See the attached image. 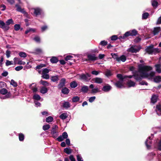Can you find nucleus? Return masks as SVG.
Segmentation results:
<instances>
[{
	"instance_id": "f257e3e1",
	"label": "nucleus",
	"mask_w": 161,
	"mask_h": 161,
	"mask_svg": "<svg viewBox=\"0 0 161 161\" xmlns=\"http://www.w3.org/2000/svg\"><path fill=\"white\" fill-rule=\"evenodd\" d=\"M152 67L149 66L140 65L139 66L138 72L140 75L136 73L134 75L135 79L137 80H141L143 78H147L148 80H152L155 75V73L151 71L147 73L148 71L152 70Z\"/></svg>"
},
{
	"instance_id": "f03ea898",
	"label": "nucleus",
	"mask_w": 161,
	"mask_h": 161,
	"mask_svg": "<svg viewBox=\"0 0 161 161\" xmlns=\"http://www.w3.org/2000/svg\"><path fill=\"white\" fill-rule=\"evenodd\" d=\"M31 10L33 11L31 12V14L36 17L40 16V18H42L44 17L45 14L42 9L41 7H37L31 8Z\"/></svg>"
},
{
	"instance_id": "7ed1b4c3",
	"label": "nucleus",
	"mask_w": 161,
	"mask_h": 161,
	"mask_svg": "<svg viewBox=\"0 0 161 161\" xmlns=\"http://www.w3.org/2000/svg\"><path fill=\"white\" fill-rule=\"evenodd\" d=\"M145 51L148 54H152L153 53H156L158 52V48H154L153 45H151L148 46L145 49Z\"/></svg>"
},
{
	"instance_id": "20e7f679",
	"label": "nucleus",
	"mask_w": 161,
	"mask_h": 161,
	"mask_svg": "<svg viewBox=\"0 0 161 161\" xmlns=\"http://www.w3.org/2000/svg\"><path fill=\"white\" fill-rule=\"evenodd\" d=\"M117 77L119 80L115 83V85L118 88H121L123 86V83L124 80L123 76L121 74H118Z\"/></svg>"
},
{
	"instance_id": "39448f33",
	"label": "nucleus",
	"mask_w": 161,
	"mask_h": 161,
	"mask_svg": "<svg viewBox=\"0 0 161 161\" xmlns=\"http://www.w3.org/2000/svg\"><path fill=\"white\" fill-rule=\"evenodd\" d=\"M153 134H151V136H149L145 142V144L147 149H150L151 145L152 144V140L153 137Z\"/></svg>"
},
{
	"instance_id": "423d86ee",
	"label": "nucleus",
	"mask_w": 161,
	"mask_h": 161,
	"mask_svg": "<svg viewBox=\"0 0 161 161\" xmlns=\"http://www.w3.org/2000/svg\"><path fill=\"white\" fill-rule=\"evenodd\" d=\"M91 77V75L88 73L86 74H82L80 75V78L81 80L86 82H88L90 80Z\"/></svg>"
},
{
	"instance_id": "0eeeda50",
	"label": "nucleus",
	"mask_w": 161,
	"mask_h": 161,
	"mask_svg": "<svg viewBox=\"0 0 161 161\" xmlns=\"http://www.w3.org/2000/svg\"><path fill=\"white\" fill-rule=\"evenodd\" d=\"M89 88L91 89V93L92 94H95L100 92V89L96 87H94V85L92 84H91L89 86Z\"/></svg>"
},
{
	"instance_id": "6e6552de",
	"label": "nucleus",
	"mask_w": 161,
	"mask_h": 161,
	"mask_svg": "<svg viewBox=\"0 0 161 161\" xmlns=\"http://www.w3.org/2000/svg\"><path fill=\"white\" fill-rule=\"evenodd\" d=\"M58 126L57 125H54L53 126L51 130V134L53 138H56L58 135V132L57 131V129Z\"/></svg>"
},
{
	"instance_id": "1a4fd4ad",
	"label": "nucleus",
	"mask_w": 161,
	"mask_h": 161,
	"mask_svg": "<svg viewBox=\"0 0 161 161\" xmlns=\"http://www.w3.org/2000/svg\"><path fill=\"white\" fill-rule=\"evenodd\" d=\"M137 33V31L135 29L131 31H127L125 33V36H127V37L129 36H136Z\"/></svg>"
},
{
	"instance_id": "9d476101",
	"label": "nucleus",
	"mask_w": 161,
	"mask_h": 161,
	"mask_svg": "<svg viewBox=\"0 0 161 161\" xmlns=\"http://www.w3.org/2000/svg\"><path fill=\"white\" fill-rule=\"evenodd\" d=\"M66 79L64 78H62L58 85L57 87L59 89H61L65 86Z\"/></svg>"
},
{
	"instance_id": "9b49d317",
	"label": "nucleus",
	"mask_w": 161,
	"mask_h": 161,
	"mask_svg": "<svg viewBox=\"0 0 161 161\" xmlns=\"http://www.w3.org/2000/svg\"><path fill=\"white\" fill-rule=\"evenodd\" d=\"M0 28L3 29L4 31H7L9 29V27L6 25L5 23L3 21L0 20Z\"/></svg>"
},
{
	"instance_id": "f8f14e48",
	"label": "nucleus",
	"mask_w": 161,
	"mask_h": 161,
	"mask_svg": "<svg viewBox=\"0 0 161 161\" xmlns=\"http://www.w3.org/2000/svg\"><path fill=\"white\" fill-rule=\"evenodd\" d=\"M140 50L139 48H136L134 46H131L127 49V51L131 53H136L138 52Z\"/></svg>"
},
{
	"instance_id": "ddd939ff",
	"label": "nucleus",
	"mask_w": 161,
	"mask_h": 161,
	"mask_svg": "<svg viewBox=\"0 0 161 161\" xmlns=\"http://www.w3.org/2000/svg\"><path fill=\"white\" fill-rule=\"evenodd\" d=\"M111 89V86L109 84H107L103 86L102 90L104 92H107L110 91Z\"/></svg>"
},
{
	"instance_id": "4468645a",
	"label": "nucleus",
	"mask_w": 161,
	"mask_h": 161,
	"mask_svg": "<svg viewBox=\"0 0 161 161\" xmlns=\"http://www.w3.org/2000/svg\"><path fill=\"white\" fill-rule=\"evenodd\" d=\"M92 82L97 84H101L103 82V79L99 77H96L92 79Z\"/></svg>"
},
{
	"instance_id": "2eb2a0df",
	"label": "nucleus",
	"mask_w": 161,
	"mask_h": 161,
	"mask_svg": "<svg viewBox=\"0 0 161 161\" xmlns=\"http://www.w3.org/2000/svg\"><path fill=\"white\" fill-rule=\"evenodd\" d=\"M155 111L158 115L161 114V103H159L156 105Z\"/></svg>"
},
{
	"instance_id": "dca6fc26",
	"label": "nucleus",
	"mask_w": 161,
	"mask_h": 161,
	"mask_svg": "<svg viewBox=\"0 0 161 161\" xmlns=\"http://www.w3.org/2000/svg\"><path fill=\"white\" fill-rule=\"evenodd\" d=\"M29 88L33 91V92H36L37 91V88L36 87L35 83H32L29 86Z\"/></svg>"
},
{
	"instance_id": "f3484780",
	"label": "nucleus",
	"mask_w": 161,
	"mask_h": 161,
	"mask_svg": "<svg viewBox=\"0 0 161 161\" xmlns=\"http://www.w3.org/2000/svg\"><path fill=\"white\" fill-rule=\"evenodd\" d=\"M88 60L90 61H95L97 59V57L96 56L95 54H90L87 55V56Z\"/></svg>"
},
{
	"instance_id": "a211bd4d",
	"label": "nucleus",
	"mask_w": 161,
	"mask_h": 161,
	"mask_svg": "<svg viewBox=\"0 0 161 161\" xmlns=\"http://www.w3.org/2000/svg\"><path fill=\"white\" fill-rule=\"evenodd\" d=\"M62 107L65 109H67L70 107V104L69 102L64 101L62 104Z\"/></svg>"
},
{
	"instance_id": "6ab92c4d",
	"label": "nucleus",
	"mask_w": 161,
	"mask_h": 161,
	"mask_svg": "<svg viewBox=\"0 0 161 161\" xmlns=\"http://www.w3.org/2000/svg\"><path fill=\"white\" fill-rule=\"evenodd\" d=\"M161 31V28L160 27H154L153 29V34L154 35H156Z\"/></svg>"
},
{
	"instance_id": "aec40b11",
	"label": "nucleus",
	"mask_w": 161,
	"mask_h": 161,
	"mask_svg": "<svg viewBox=\"0 0 161 161\" xmlns=\"http://www.w3.org/2000/svg\"><path fill=\"white\" fill-rule=\"evenodd\" d=\"M158 96L157 95H153L151 98V102L154 104L157 102Z\"/></svg>"
},
{
	"instance_id": "412c9836",
	"label": "nucleus",
	"mask_w": 161,
	"mask_h": 161,
	"mask_svg": "<svg viewBox=\"0 0 161 161\" xmlns=\"http://www.w3.org/2000/svg\"><path fill=\"white\" fill-rule=\"evenodd\" d=\"M15 7L16 8V10L22 13H24V11L25 10L24 8H22L18 4H15Z\"/></svg>"
},
{
	"instance_id": "4be33fe9",
	"label": "nucleus",
	"mask_w": 161,
	"mask_h": 161,
	"mask_svg": "<svg viewBox=\"0 0 161 161\" xmlns=\"http://www.w3.org/2000/svg\"><path fill=\"white\" fill-rule=\"evenodd\" d=\"M88 91V87L87 86L84 85L81 86L80 91L82 92L87 93Z\"/></svg>"
},
{
	"instance_id": "5701e85b",
	"label": "nucleus",
	"mask_w": 161,
	"mask_h": 161,
	"mask_svg": "<svg viewBox=\"0 0 161 161\" xmlns=\"http://www.w3.org/2000/svg\"><path fill=\"white\" fill-rule=\"evenodd\" d=\"M69 92V90L66 87H63L61 90V92L64 94L67 95Z\"/></svg>"
},
{
	"instance_id": "b1692460",
	"label": "nucleus",
	"mask_w": 161,
	"mask_h": 161,
	"mask_svg": "<svg viewBox=\"0 0 161 161\" xmlns=\"http://www.w3.org/2000/svg\"><path fill=\"white\" fill-rule=\"evenodd\" d=\"M126 59V58L125 55H123L121 56L119 58L117 59V61L119 62L120 61L122 62H125Z\"/></svg>"
},
{
	"instance_id": "393cba45",
	"label": "nucleus",
	"mask_w": 161,
	"mask_h": 161,
	"mask_svg": "<svg viewBox=\"0 0 161 161\" xmlns=\"http://www.w3.org/2000/svg\"><path fill=\"white\" fill-rule=\"evenodd\" d=\"M156 71L158 73H161V65L160 64H156L155 65Z\"/></svg>"
},
{
	"instance_id": "a878e982",
	"label": "nucleus",
	"mask_w": 161,
	"mask_h": 161,
	"mask_svg": "<svg viewBox=\"0 0 161 161\" xmlns=\"http://www.w3.org/2000/svg\"><path fill=\"white\" fill-rule=\"evenodd\" d=\"M47 91L48 90L47 88L44 86L41 87L40 90V92L42 94L46 93Z\"/></svg>"
},
{
	"instance_id": "bb28decb",
	"label": "nucleus",
	"mask_w": 161,
	"mask_h": 161,
	"mask_svg": "<svg viewBox=\"0 0 161 161\" xmlns=\"http://www.w3.org/2000/svg\"><path fill=\"white\" fill-rule=\"evenodd\" d=\"M78 84L76 81H73L70 83V86L72 88H75L77 86Z\"/></svg>"
},
{
	"instance_id": "cd10ccee",
	"label": "nucleus",
	"mask_w": 161,
	"mask_h": 161,
	"mask_svg": "<svg viewBox=\"0 0 161 161\" xmlns=\"http://www.w3.org/2000/svg\"><path fill=\"white\" fill-rule=\"evenodd\" d=\"M50 61L53 64L56 63L58 61V59L56 57H52L50 59Z\"/></svg>"
},
{
	"instance_id": "c85d7f7f",
	"label": "nucleus",
	"mask_w": 161,
	"mask_h": 161,
	"mask_svg": "<svg viewBox=\"0 0 161 161\" xmlns=\"http://www.w3.org/2000/svg\"><path fill=\"white\" fill-rule=\"evenodd\" d=\"M51 80L53 82H55L58 80V75H54L52 76L51 77Z\"/></svg>"
},
{
	"instance_id": "c756f323",
	"label": "nucleus",
	"mask_w": 161,
	"mask_h": 161,
	"mask_svg": "<svg viewBox=\"0 0 161 161\" xmlns=\"http://www.w3.org/2000/svg\"><path fill=\"white\" fill-rule=\"evenodd\" d=\"M42 52V50L39 48H37L35 49L34 52L32 53L35 54H38L41 53Z\"/></svg>"
},
{
	"instance_id": "7c9ffc66",
	"label": "nucleus",
	"mask_w": 161,
	"mask_h": 161,
	"mask_svg": "<svg viewBox=\"0 0 161 161\" xmlns=\"http://www.w3.org/2000/svg\"><path fill=\"white\" fill-rule=\"evenodd\" d=\"M152 5L155 8H157L158 6V2L155 0H153L151 1Z\"/></svg>"
},
{
	"instance_id": "2f4dec72",
	"label": "nucleus",
	"mask_w": 161,
	"mask_h": 161,
	"mask_svg": "<svg viewBox=\"0 0 161 161\" xmlns=\"http://www.w3.org/2000/svg\"><path fill=\"white\" fill-rule=\"evenodd\" d=\"M154 81L156 83H159L161 82V76H158L154 78Z\"/></svg>"
},
{
	"instance_id": "473e14b6",
	"label": "nucleus",
	"mask_w": 161,
	"mask_h": 161,
	"mask_svg": "<svg viewBox=\"0 0 161 161\" xmlns=\"http://www.w3.org/2000/svg\"><path fill=\"white\" fill-rule=\"evenodd\" d=\"M149 14L147 12H145L142 14V19H147L149 16Z\"/></svg>"
},
{
	"instance_id": "72a5a7b5",
	"label": "nucleus",
	"mask_w": 161,
	"mask_h": 161,
	"mask_svg": "<svg viewBox=\"0 0 161 161\" xmlns=\"http://www.w3.org/2000/svg\"><path fill=\"white\" fill-rule=\"evenodd\" d=\"M19 56L21 58H25L27 57V54L24 52H20L19 53Z\"/></svg>"
},
{
	"instance_id": "f704fd0d",
	"label": "nucleus",
	"mask_w": 161,
	"mask_h": 161,
	"mask_svg": "<svg viewBox=\"0 0 161 161\" xmlns=\"http://www.w3.org/2000/svg\"><path fill=\"white\" fill-rule=\"evenodd\" d=\"M33 98L35 100V101H38L40 99L41 97L39 95L35 94L34 95Z\"/></svg>"
},
{
	"instance_id": "c9c22d12",
	"label": "nucleus",
	"mask_w": 161,
	"mask_h": 161,
	"mask_svg": "<svg viewBox=\"0 0 161 161\" xmlns=\"http://www.w3.org/2000/svg\"><path fill=\"white\" fill-rule=\"evenodd\" d=\"M136 83L133 81L130 80L127 83V85L129 87H134Z\"/></svg>"
},
{
	"instance_id": "e433bc0d",
	"label": "nucleus",
	"mask_w": 161,
	"mask_h": 161,
	"mask_svg": "<svg viewBox=\"0 0 161 161\" xmlns=\"http://www.w3.org/2000/svg\"><path fill=\"white\" fill-rule=\"evenodd\" d=\"M8 93V91L6 88H3L0 90V94L3 95L7 94Z\"/></svg>"
},
{
	"instance_id": "4c0bfd02",
	"label": "nucleus",
	"mask_w": 161,
	"mask_h": 161,
	"mask_svg": "<svg viewBox=\"0 0 161 161\" xmlns=\"http://www.w3.org/2000/svg\"><path fill=\"white\" fill-rule=\"evenodd\" d=\"M18 136L19 141L21 142L23 141L25 138L24 135L22 133H20L19 134Z\"/></svg>"
},
{
	"instance_id": "58836bf2",
	"label": "nucleus",
	"mask_w": 161,
	"mask_h": 161,
	"mask_svg": "<svg viewBox=\"0 0 161 161\" xmlns=\"http://www.w3.org/2000/svg\"><path fill=\"white\" fill-rule=\"evenodd\" d=\"M64 152L68 154H69L71 153V150L69 148H65L64 149Z\"/></svg>"
},
{
	"instance_id": "ea45409f",
	"label": "nucleus",
	"mask_w": 161,
	"mask_h": 161,
	"mask_svg": "<svg viewBox=\"0 0 161 161\" xmlns=\"http://www.w3.org/2000/svg\"><path fill=\"white\" fill-rule=\"evenodd\" d=\"M68 117L67 114L66 113H63L59 116V118L62 119H66Z\"/></svg>"
},
{
	"instance_id": "a19ab883",
	"label": "nucleus",
	"mask_w": 161,
	"mask_h": 161,
	"mask_svg": "<svg viewBox=\"0 0 161 161\" xmlns=\"http://www.w3.org/2000/svg\"><path fill=\"white\" fill-rule=\"evenodd\" d=\"M40 82V84L45 86H47L49 85V83L47 81L42 80H41Z\"/></svg>"
},
{
	"instance_id": "79ce46f5",
	"label": "nucleus",
	"mask_w": 161,
	"mask_h": 161,
	"mask_svg": "<svg viewBox=\"0 0 161 161\" xmlns=\"http://www.w3.org/2000/svg\"><path fill=\"white\" fill-rule=\"evenodd\" d=\"M72 100L73 103L77 102L79 101L80 97L77 96H75L72 97Z\"/></svg>"
},
{
	"instance_id": "37998d69",
	"label": "nucleus",
	"mask_w": 161,
	"mask_h": 161,
	"mask_svg": "<svg viewBox=\"0 0 161 161\" xmlns=\"http://www.w3.org/2000/svg\"><path fill=\"white\" fill-rule=\"evenodd\" d=\"M14 23V22L13 19H8L5 23L6 25L9 26L8 25L11 24H13Z\"/></svg>"
},
{
	"instance_id": "c03bdc74",
	"label": "nucleus",
	"mask_w": 161,
	"mask_h": 161,
	"mask_svg": "<svg viewBox=\"0 0 161 161\" xmlns=\"http://www.w3.org/2000/svg\"><path fill=\"white\" fill-rule=\"evenodd\" d=\"M11 96V93L10 92H8V93L5 96L3 97L0 96V97L1 99H5L9 98Z\"/></svg>"
},
{
	"instance_id": "a18cd8bd",
	"label": "nucleus",
	"mask_w": 161,
	"mask_h": 161,
	"mask_svg": "<svg viewBox=\"0 0 161 161\" xmlns=\"http://www.w3.org/2000/svg\"><path fill=\"white\" fill-rule=\"evenodd\" d=\"M10 84L11 85L14 87H16L18 85L17 83L13 79L11 80Z\"/></svg>"
},
{
	"instance_id": "49530a36",
	"label": "nucleus",
	"mask_w": 161,
	"mask_h": 161,
	"mask_svg": "<svg viewBox=\"0 0 161 161\" xmlns=\"http://www.w3.org/2000/svg\"><path fill=\"white\" fill-rule=\"evenodd\" d=\"M45 64H40L39 65H37L35 69L36 70L37 69H40L42 68V67H45Z\"/></svg>"
},
{
	"instance_id": "de8ad7c7",
	"label": "nucleus",
	"mask_w": 161,
	"mask_h": 161,
	"mask_svg": "<svg viewBox=\"0 0 161 161\" xmlns=\"http://www.w3.org/2000/svg\"><path fill=\"white\" fill-rule=\"evenodd\" d=\"M53 120V118L51 116H49L46 119V121L47 123L52 122Z\"/></svg>"
},
{
	"instance_id": "09e8293b",
	"label": "nucleus",
	"mask_w": 161,
	"mask_h": 161,
	"mask_svg": "<svg viewBox=\"0 0 161 161\" xmlns=\"http://www.w3.org/2000/svg\"><path fill=\"white\" fill-rule=\"evenodd\" d=\"M20 25L19 24H15L14 25V29L15 31H18L20 29Z\"/></svg>"
},
{
	"instance_id": "8fccbe9b",
	"label": "nucleus",
	"mask_w": 161,
	"mask_h": 161,
	"mask_svg": "<svg viewBox=\"0 0 161 161\" xmlns=\"http://www.w3.org/2000/svg\"><path fill=\"white\" fill-rule=\"evenodd\" d=\"M77 160V161H83L81 156L80 154H78L76 155Z\"/></svg>"
},
{
	"instance_id": "3c124183",
	"label": "nucleus",
	"mask_w": 161,
	"mask_h": 161,
	"mask_svg": "<svg viewBox=\"0 0 161 161\" xmlns=\"http://www.w3.org/2000/svg\"><path fill=\"white\" fill-rule=\"evenodd\" d=\"M42 77L45 79H48L49 78V75L48 74H42Z\"/></svg>"
},
{
	"instance_id": "603ef678",
	"label": "nucleus",
	"mask_w": 161,
	"mask_h": 161,
	"mask_svg": "<svg viewBox=\"0 0 161 161\" xmlns=\"http://www.w3.org/2000/svg\"><path fill=\"white\" fill-rule=\"evenodd\" d=\"M155 154L153 152L149 153L148 155V156L149 158V159L150 160L152 159L153 156H155Z\"/></svg>"
},
{
	"instance_id": "864d4df0",
	"label": "nucleus",
	"mask_w": 161,
	"mask_h": 161,
	"mask_svg": "<svg viewBox=\"0 0 161 161\" xmlns=\"http://www.w3.org/2000/svg\"><path fill=\"white\" fill-rule=\"evenodd\" d=\"M50 127V125L48 124L44 125L43 126L42 129L44 131L48 130Z\"/></svg>"
},
{
	"instance_id": "5fc2aeb1",
	"label": "nucleus",
	"mask_w": 161,
	"mask_h": 161,
	"mask_svg": "<svg viewBox=\"0 0 161 161\" xmlns=\"http://www.w3.org/2000/svg\"><path fill=\"white\" fill-rule=\"evenodd\" d=\"M108 43L107 41L105 40L101 41L99 43V44L102 46H106Z\"/></svg>"
},
{
	"instance_id": "6e6d98bb",
	"label": "nucleus",
	"mask_w": 161,
	"mask_h": 161,
	"mask_svg": "<svg viewBox=\"0 0 161 161\" xmlns=\"http://www.w3.org/2000/svg\"><path fill=\"white\" fill-rule=\"evenodd\" d=\"M13 64V62L12 61H10L8 60H7L5 63L6 66H8L9 65H12Z\"/></svg>"
},
{
	"instance_id": "4d7b16f0",
	"label": "nucleus",
	"mask_w": 161,
	"mask_h": 161,
	"mask_svg": "<svg viewBox=\"0 0 161 161\" xmlns=\"http://www.w3.org/2000/svg\"><path fill=\"white\" fill-rule=\"evenodd\" d=\"M110 39L112 41H115L118 39L117 35H113L110 37Z\"/></svg>"
},
{
	"instance_id": "13d9d810",
	"label": "nucleus",
	"mask_w": 161,
	"mask_h": 161,
	"mask_svg": "<svg viewBox=\"0 0 161 161\" xmlns=\"http://www.w3.org/2000/svg\"><path fill=\"white\" fill-rule=\"evenodd\" d=\"M157 148L158 150L161 151V140L158 143Z\"/></svg>"
},
{
	"instance_id": "bf43d9fd",
	"label": "nucleus",
	"mask_w": 161,
	"mask_h": 161,
	"mask_svg": "<svg viewBox=\"0 0 161 161\" xmlns=\"http://www.w3.org/2000/svg\"><path fill=\"white\" fill-rule=\"evenodd\" d=\"M61 136H62L64 139H65L68 137V135L67 133L66 132H64Z\"/></svg>"
},
{
	"instance_id": "052dcab7",
	"label": "nucleus",
	"mask_w": 161,
	"mask_h": 161,
	"mask_svg": "<svg viewBox=\"0 0 161 161\" xmlns=\"http://www.w3.org/2000/svg\"><path fill=\"white\" fill-rule=\"evenodd\" d=\"M96 97L95 96H92L89 98L88 101L89 102L92 103L94 101Z\"/></svg>"
},
{
	"instance_id": "680f3d73",
	"label": "nucleus",
	"mask_w": 161,
	"mask_h": 161,
	"mask_svg": "<svg viewBox=\"0 0 161 161\" xmlns=\"http://www.w3.org/2000/svg\"><path fill=\"white\" fill-rule=\"evenodd\" d=\"M49 70L47 68L43 69L42 70V74H47L49 72Z\"/></svg>"
},
{
	"instance_id": "e2e57ef3",
	"label": "nucleus",
	"mask_w": 161,
	"mask_h": 161,
	"mask_svg": "<svg viewBox=\"0 0 161 161\" xmlns=\"http://www.w3.org/2000/svg\"><path fill=\"white\" fill-rule=\"evenodd\" d=\"M33 40L37 43H40V39L38 36H35L33 39Z\"/></svg>"
},
{
	"instance_id": "0e129e2a",
	"label": "nucleus",
	"mask_w": 161,
	"mask_h": 161,
	"mask_svg": "<svg viewBox=\"0 0 161 161\" xmlns=\"http://www.w3.org/2000/svg\"><path fill=\"white\" fill-rule=\"evenodd\" d=\"M111 55L112 56V57L114 59H116V61H117V59L119 57L118 56V55L115 53H111Z\"/></svg>"
},
{
	"instance_id": "69168bd1",
	"label": "nucleus",
	"mask_w": 161,
	"mask_h": 161,
	"mask_svg": "<svg viewBox=\"0 0 161 161\" xmlns=\"http://www.w3.org/2000/svg\"><path fill=\"white\" fill-rule=\"evenodd\" d=\"M125 33L124 34L123 36H119L118 37V39H119L120 40H121V39H123L124 40L127 37V36H125Z\"/></svg>"
},
{
	"instance_id": "338daca9",
	"label": "nucleus",
	"mask_w": 161,
	"mask_h": 161,
	"mask_svg": "<svg viewBox=\"0 0 161 161\" xmlns=\"http://www.w3.org/2000/svg\"><path fill=\"white\" fill-rule=\"evenodd\" d=\"M38 101H34V102L35 104V106L36 107H38L41 106V103Z\"/></svg>"
},
{
	"instance_id": "774afa93",
	"label": "nucleus",
	"mask_w": 161,
	"mask_h": 161,
	"mask_svg": "<svg viewBox=\"0 0 161 161\" xmlns=\"http://www.w3.org/2000/svg\"><path fill=\"white\" fill-rule=\"evenodd\" d=\"M57 139L58 141L61 142L64 140V139L62 136L61 135H60L57 138Z\"/></svg>"
}]
</instances>
